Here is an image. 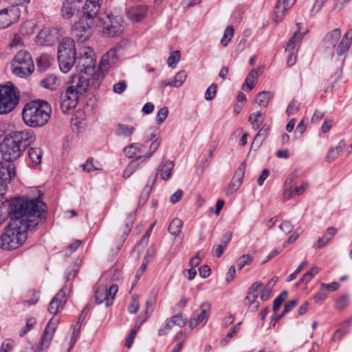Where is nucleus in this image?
<instances>
[{
    "label": "nucleus",
    "mask_w": 352,
    "mask_h": 352,
    "mask_svg": "<svg viewBox=\"0 0 352 352\" xmlns=\"http://www.w3.org/2000/svg\"><path fill=\"white\" fill-rule=\"evenodd\" d=\"M76 47L74 41L69 37L63 38L58 44V56H76Z\"/></svg>",
    "instance_id": "14"
},
{
    "label": "nucleus",
    "mask_w": 352,
    "mask_h": 352,
    "mask_svg": "<svg viewBox=\"0 0 352 352\" xmlns=\"http://www.w3.org/2000/svg\"><path fill=\"white\" fill-rule=\"evenodd\" d=\"M89 87L88 78L82 76H76L72 78V85L68 88H72L73 91L80 96L87 91Z\"/></svg>",
    "instance_id": "15"
},
{
    "label": "nucleus",
    "mask_w": 352,
    "mask_h": 352,
    "mask_svg": "<svg viewBox=\"0 0 352 352\" xmlns=\"http://www.w3.org/2000/svg\"><path fill=\"white\" fill-rule=\"evenodd\" d=\"M174 167L173 161L167 160L162 163L157 169V173H160V177L163 180H168L172 175V170Z\"/></svg>",
    "instance_id": "27"
},
{
    "label": "nucleus",
    "mask_w": 352,
    "mask_h": 352,
    "mask_svg": "<svg viewBox=\"0 0 352 352\" xmlns=\"http://www.w3.org/2000/svg\"><path fill=\"white\" fill-rule=\"evenodd\" d=\"M298 299H294L287 302L284 306V311L283 314L277 318V320H279L285 314L291 311L298 304Z\"/></svg>",
    "instance_id": "56"
},
{
    "label": "nucleus",
    "mask_w": 352,
    "mask_h": 352,
    "mask_svg": "<svg viewBox=\"0 0 352 352\" xmlns=\"http://www.w3.org/2000/svg\"><path fill=\"white\" fill-rule=\"evenodd\" d=\"M118 292V286L111 285L108 289L106 286H96L95 287V300L98 304L105 302L106 307H109L112 304L116 294Z\"/></svg>",
    "instance_id": "8"
},
{
    "label": "nucleus",
    "mask_w": 352,
    "mask_h": 352,
    "mask_svg": "<svg viewBox=\"0 0 352 352\" xmlns=\"http://www.w3.org/2000/svg\"><path fill=\"white\" fill-rule=\"evenodd\" d=\"M279 228L285 234H288L293 230L294 226L289 221L285 220L279 226Z\"/></svg>",
    "instance_id": "59"
},
{
    "label": "nucleus",
    "mask_w": 352,
    "mask_h": 352,
    "mask_svg": "<svg viewBox=\"0 0 352 352\" xmlns=\"http://www.w3.org/2000/svg\"><path fill=\"white\" fill-rule=\"evenodd\" d=\"M340 37L341 31L339 28H336L328 32L323 40L324 47L327 50H333Z\"/></svg>",
    "instance_id": "19"
},
{
    "label": "nucleus",
    "mask_w": 352,
    "mask_h": 352,
    "mask_svg": "<svg viewBox=\"0 0 352 352\" xmlns=\"http://www.w3.org/2000/svg\"><path fill=\"white\" fill-rule=\"evenodd\" d=\"M102 0H85L82 7V13L85 17L89 19H94L100 11Z\"/></svg>",
    "instance_id": "16"
},
{
    "label": "nucleus",
    "mask_w": 352,
    "mask_h": 352,
    "mask_svg": "<svg viewBox=\"0 0 352 352\" xmlns=\"http://www.w3.org/2000/svg\"><path fill=\"white\" fill-rule=\"evenodd\" d=\"M348 305V298L346 296H341L336 302V308L340 311L344 309Z\"/></svg>",
    "instance_id": "63"
},
{
    "label": "nucleus",
    "mask_w": 352,
    "mask_h": 352,
    "mask_svg": "<svg viewBox=\"0 0 352 352\" xmlns=\"http://www.w3.org/2000/svg\"><path fill=\"white\" fill-rule=\"evenodd\" d=\"M168 113V109L167 107H164L161 108L159 110L157 117H156L157 122L159 124L163 122L167 118Z\"/></svg>",
    "instance_id": "58"
},
{
    "label": "nucleus",
    "mask_w": 352,
    "mask_h": 352,
    "mask_svg": "<svg viewBox=\"0 0 352 352\" xmlns=\"http://www.w3.org/2000/svg\"><path fill=\"white\" fill-rule=\"evenodd\" d=\"M200 309L201 310V315L205 318L206 320L208 318V313L211 309V305L208 302H204L200 305Z\"/></svg>",
    "instance_id": "62"
},
{
    "label": "nucleus",
    "mask_w": 352,
    "mask_h": 352,
    "mask_svg": "<svg viewBox=\"0 0 352 352\" xmlns=\"http://www.w3.org/2000/svg\"><path fill=\"white\" fill-rule=\"evenodd\" d=\"M274 94L270 91H263L259 92L256 98V102L261 107H266L270 100L273 98Z\"/></svg>",
    "instance_id": "31"
},
{
    "label": "nucleus",
    "mask_w": 352,
    "mask_h": 352,
    "mask_svg": "<svg viewBox=\"0 0 352 352\" xmlns=\"http://www.w3.org/2000/svg\"><path fill=\"white\" fill-rule=\"evenodd\" d=\"M249 121L252 124L253 129H258L260 124L263 122L262 113L258 112L256 113L251 114L249 117Z\"/></svg>",
    "instance_id": "43"
},
{
    "label": "nucleus",
    "mask_w": 352,
    "mask_h": 352,
    "mask_svg": "<svg viewBox=\"0 0 352 352\" xmlns=\"http://www.w3.org/2000/svg\"><path fill=\"white\" fill-rule=\"evenodd\" d=\"M79 96L72 88H67L60 96V106L64 113H69L78 104Z\"/></svg>",
    "instance_id": "12"
},
{
    "label": "nucleus",
    "mask_w": 352,
    "mask_h": 352,
    "mask_svg": "<svg viewBox=\"0 0 352 352\" xmlns=\"http://www.w3.org/2000/svg\"><path fill=\"white\" fill-rule=\"evenodd\" d=\"M253 261V257L250 254H243L236 261V263L239 270H241L246 265H250Z\"/></svg>",
    "instance_id": "48"
},
{
    "label": "nucleus",
    "mask_w": 352,
    "mask_h": 352,
    "mask_svg": "<svg viewBox=\"0 0 352 352\" xmlns=\"http://www.w3.org/2000/svg\"><path fill=\"white\" fill-rule=\"evenodd\" d=\"M20 92L12 82L0 85V115L10 113L19 102Z\"/></svg>",
    "instance_id": "4"
},
{
    "label": "nucleus",
    "mask_w": 352,
    "mask_h": 352,
    "mask_svg": "<svg viewBox=\"0 0 352 352\" xmlns=\"http://www.w3.org/2000/svg\"><path fill=\"white\" fill-rule=\"evenodd\" d=\"M67 288H62L59 292L52 299L48 311L52 314H56L60 307L63 305L67 300Z\"/></svg>",
    "instance_id": "17"
},
{
    "label": "nucleus",
    "mask_w": 352,
    "mask_h": 352,
    "mask_svg": "<svg viewBox=\"0 0 352 352\" xmlns=\"http://www.w3.org/2000/svg\"><path fill=\"white\" fill-rule=\"evenodd\" d=\"M299 110V104L297 103L296 100L292 101L286 110V113L287 116L294 115Z\"/></svg>",
    "instance_id": "61"
},
{
    "label": "nucleus",
    "mask_w": 352,
    "mask_h": 352,
    "mask_svg": "<svg viewBox=\"0 0 352 352\" xmlns=\"http://www.w3.org/2000/svg\"><path fill=\"white\" fill-rule=\"evenodd\" d=\"M34 140V132L30 129L8 133L0 144L3 158L7 162L16 160Z\"/></svg>",
    "instance_id": "2"
},
{
    "label": "nucleus",
    "mask_w": 352,
    "mask_h": 352,
    "mask_svg": "<svg viewBox=\"0 0 352 352\" xmlns=\"http://www.w3.org/2000/svg\"><path fill=\"white\" fill-rule=\"evenodd\" d=\"M301 40V35L298 33H294L293 36L289 41L285 47V50L288 51L289 54V57L287 60V64L289 66H292L296 63V54L298 52V49L296 47L298 46V44Z\"/></svg>",
    "instance_id": "13"
},
{
    "label": "nucleus",
    "mask_w": 352,
    "mask_h": 352,
    "mask_svg": "<svg viewBox=\"0 0 352 352\" xmlns=\"http://www.w3.org/2000/svg\"><path fill=\"white\" fill-rule=\"evenodd\" d=\"M143 144L139 143H133L124 148V153L128 157L132 158L135 156L141 154V149Z\"/></svg>",
    "instance_id": "34"
},
{
    "label": "nucleus",
    "mask_w": 352,
    "mask_h": 352,
    "mask_svg": "<svg viewBox=\"0 0 352 352\" xmlns=\"http://www.w3.org/2000/svg\"><path fill=\"white\" fill-rule=\"evenodd\" d=\"M270 131V126L265 124L257 133L251 145V149L258 150L263 141L267 138Z\"/></svg>",
    "instance_id": "23"
},
{
    "label": "nucleus",
    "mask_w": 352,
    "mask_h": 352,
    "mask_svg": "<svg viewBox=\"0 0 352 352\" xmlns=\"http://www.w3.org/2000/svg\"><path fill=\"white\" fill-rule=\"evenodd\" d=\"M245 169H246V162H243L240 164V166H239L237 170H236L232 179L242 184L243 179L244 177V175H245Z\"/></svg>",
    "instance_id": "45"
},
{
    "label": "nucleus",
    "mask_w": 352,
    "mask_h": 352,
    "mask_svg": "<svg viewBox=\"0 0 352 352\" xmlns=\"http://www.w3.org/2000/svg\"><path fill=\"white\" fill-rule=\"evenodd\" d=\"M12 24L11 20L5 9L0 10V29H5Z\"/></svg>",
    "instance_id": "46"
},
{
    "label": "nucleus",
    "mask_w": 352,
    "mask_h": 352,
    "mask_svg": "<svg viewBox=\"0 0 352 352\" xmlns=\"http://www.w3.org/2000/svg\"><path fill=\"white\" fill-rule=\"evenodd\" d=\"M82 0H65L60 10V14L65 19H69L74 14L77 3Z\"/></svg>",
    "instance_id": "20"
},
{
    "label": "nucleus",
    "mask_w": 352,
    "mask_h": 352,
    "mask_svg": "<svg viewBox=\"0 0 352 352\" xmlns=\"http://www.w3.org/2000/svg\"><path fill=\"white\" fill-rule=\"evenodd\" d=\"M352 41V30H348L342 38L340 40L338 47L336 49V53L338 56H343L349 50L351 46Z\"/></svg>",
    "instance_id": "22"
},
{
    "label": "nucleus",
    "mask_w": 352,
    "mask_h": 352,
    "mask_svg": "<svg viewBox=\"0 0 352 352\" xmlns=\"http://www.w3.org/2000/svg\"><path fill=\"white\" fill-rule=\"evenodd\" d=\"M217 85L212 84L206 91L204 98L206 100H212L217 94Z\"/></svg>",
    "instance_id": "54"
},
{
    "label": "nucleus",
    "mask_w": 352,
    "mask_h": 352,
    "mask_svg": "<svg viewBox=\"0 0 352 352\" xmlns=\"http://www.w3.org/2000/svg\"><path fill=\"white\" fill-rule=\"evenodd\" d=\"M206 322L207 320L200 314L195 313L189 322V326L192 329L199 324L204 325Z\"/></svg>",
    "instance_id": "44"
},
{
    "label": "nucleus",
    "mask_w": 352,
    "mask_h": 352,
    "mask_svg": "<svg viewBox=\"0 0 352 352\" xmlns=\"http://www.w3.org/2000/svg\"><path fill=\"white\" fill-rule=\"evenodd\" d=\"M100 25L102 27L104 34L109 36H116L124 30V22L121 17L103 14L100 16Z\"/></svg>",
    "instance_id": "6"
},
{
    "label": "nucleus",
    "mask_w": 352,
    "mask_h": 352,
    "mask_svg": "<svg viewBox=\"0 0 352 352\" xmlns=\"http://www.w3.org/2000/svg\"><path fill=\"white\" fill-rule=\"evenodd\" d=\"M45 204L38 199L16 198L10 205L12 222L6 227L0 236V247L6 250H14L27 239V231L34 229L44 217Z\"/></svg>",
    "instance_id": "1"
},
{
    "label": "nucleus",
    "mask_w": 352,
    "mask_h": 352,
    "mask_svg": "<svg viewBox=\"0 0 352 352\" xmlns=\"http://www.w3.org/2000/svg\"><path fill=\"white\" fill-rule=\"evenodd\" d=\"M187 78V74L184 70H182L176 74L174 79L170 82L171 87H181Z\"/></svg>",
    "instance_id": "39"
},
{
    "label": "nucleus",
    "mask_w": 352,
    "mask_h": 352,
    "mask_svg": "<svg viewBox=\"0 0 352 352\" xmlns=\"http://www.w3.org/2000/svg\"><path fill=\"white\" fill-rule=\"evenodd\" d=\"M327 297V292L321 287L319 292L314 296V301L316 303H322Z\"/></svg>",
    "instance_id": "64"
},
{
    "label": "nucleus",
    "mask_w": 352,
    "mask_h": 352,
    "mask_svg": "<svg viewBox=\"0 0 352 352\" xmlns=\"http://www.w3.org/2000/svg\"><path fill=\"white\" fill-rule=\"evenodd\" d=\"M96 65V59L93 50L89 47H82L80 56L76 58L77 69L85 74H90L94 71Z\"/></svg>",
    "instance_id": "7"
},
{
    "label": "nucleus",
    "mask_w": 352,
    "mask_h": 352,
    "mask_svg": "<svg viewBox=\"0 0 352 352\" xmlns=\"http://www.w3.org/2000/svg\"><path fill=\"white\" fill-rule=\"evenodd\" d=\"M148 10V6L145 4L133 5L126 10V18L132 23H141L147 16Z\"/></svg>",
    "instance_id": "10"
},
{
    "label": "nucleus",
    "mask_w": 352,
    "mask_h": 352,
    "mask_svg": "<svg viewBox=\"0 0 352 352\" xmlns=\"http://www.w3.org/2000/svg\"><path fill=\"white\" fill-rule=\"evenodd\" d=\"M241 185V183L232 179L226 189V194L227 195L234 194L240 188Z\"/></svg>",
    "instance_id": "55"
},
{
    "label": "nucleus",
    "mask_w": 352,
    "mask_h": 352,
    "mask_svg": "<svg viewBox=\"0 0 352 352\" xmlns=\"http://www.w3.org/2000/svg\"><path fill=\"white\" fill-rule=\"evenodd\" d=\"M36 324V320L34 318L27 319L25 328L20 333V336H24L30 330L32 329Z\"/></svg>",
    "instance_id": "60"
},
{
    "label": "nucleus",
    "mask_w": 352,
    "mask_h": 352,
    "mask_svg": "<svg viewBox=\"0 0 352 352\" xmlns=\"http://www.w3.org/2000/svg\"><path fill=\"white\" fill-rule=\"evenodd\" d=\"M337 230L335 228H329L324 235L318 240L317 247L321 248L326 245L333 238Z\"/></svg>",
    "instance_id": "29"
},
{
    "label": "nucleus",
    "mask_w": 352,
    "mask_h": 352,
    "mask_svg": "<svg viewBox=\"0 0 352 352\" xmlns=\"http://www.w3.org/2000/svg\"><path fill=\"white\" fill-rule=\"evenodd\" d=\"M58 324V319L52 318L45 327L38 342V351H46L52 340L54 334Z\"/></svg>",
    "instance_id": "9"
},
{
    "label": "nucleus",
    "mask_w": 352,
    "mask_h": 352,
    "mask_svg": "<svg viewBox=\"0 0 352 352\" xmlns=\"http://www.w3.org/2000/svg\"><path fill=\"white\" fill-rule=\"evenodd\" d=\"M118 59V57L116 50L115 49H111L102 56L100 63V68L102 70H107L110 68L112 65L115 64Z\"/></svg>",
    "instance_id": "21"
},
{
    "label": "nucleus",
    "mask_w": 352,
    "mask_h": 352,
    "mask_svg": "<svg viewBox=\"0 0 352 352\" xmlns=\"http://www.w3.org/2000/svg\"><path fill=\"white\" fill-rule=\"evenodd\" d=\"M234 35V28L232 25L228 26L225 31L223 36V38H221V43L223 46L226 47L228 45V43L232 40V38Z\"/></svg>",
    "instance_id": "42"
},
{
    "label": "nucleus",
    "mask_w": 352,
    "mask_h": 352,
    "mask_svg": "<svg viewBox=\"0 0 352 352\" xmlns=\"http://www.w3.org/2000/svg\"><path fill=\"white\" fill-rule=\"evenodd\" d=\"M19 6L15 3H11L10 6L4 8L7 12L12 24L16 23L19 20L21 16V10L19 8Z\"/></svg>",
    "instance_id": "33"
},
{
    "label": "nucleus",
    "mask_w": 352,
    "mask_h": 352,
    "mask_svg": "<svg viewBox=\"0 0 352 352\" xmlns=\"http://www.w3.org/2000/svg\"><path fill=\"white\" fill-rule=\"evenodd\" d=\"M51 111V107L46 101H31L25 104L22 118L25 124L30 127L43 126L48 122Z\"/></svg>",
    "instance_id": "3"
},
{
    "label": "nucleus",
    "mask_w": 352,
    "mask_h": 352,
    "mask_svg": "<svg viewBox=\"0 0 352 352\" xmlns=\"http://www.w3.org/2000/svg\"><path fill=\"white\" fill-rule=\"evenodd\" d=\"M161 144V139L159 138H155L150 145L149 151L144 156H139L137 157V160H145L146 159L150 158L152 155L158 149L160 145Z\"/></svg>",
    "instance_id": "38"
},
{
    "label": "nucleus",
    "mask_w": 352,
    "mask_h": 352,
    "mask_svg": "<svg viewBox=\"0 0 352 352\" xmlns=\"http://www.w3.org/2000/svg\"><path fill=\"white\" fill-rule=\"evenodd\" d=\"M345 146V142L344 140H341L339 142L338 146L335 148H331L329 151L327 157L326 161L329 162L332 160H335L337 155L342 151V149Z\"/></svg>",
    "instance_id": "35"
},
{
    "label": "nucleus",
    "mask_w": 352,
    "mask_h": 352,
    "mask_svg": "<svg viewBox=\"0 0 352 352\" xmlns=\"http://www.w3.org/2000/svg\"><path fill=\"white\" fill-rule=\"evenodd\" d=\"M16 170L14 164H4L0 162V196L5 194L8 184L15 177Z\"/></svg>",
    "instance_id": "11"
},
{
    "label": "nucleus",
    "mask_w": 352,
    "mask_h": 352,
    "mask_svg": "<svg viewBox=\"0 0 352 352\" xmlns=\"http://www.w3.org/2000/svg\"><path fill=\"white\" fill-rule=\"evenodd\" d=\"M258 76L259 74L258 69H251L245 78V83L243 85V89L245 91H250L254 88Z\"/></svg>",
    "instance_id": "28"
},
{
    "label": "nucleus",
    "mask_w": 352,
    "mask_h": 352,
    "mask_svg": "<svg viewBox=\"0 0 352 352\" xmlns=\"http://www.w3.org/2000/svg\"><path fill=\"white\" fill-rule=\"evenodd\" d=\"M288 293L286 290L283 291L274 300L273 303V310L274 311H277L280 307L283 301L286 300L287 298Z\"/></svg>",
    "instance_id": "47"
},
{
    "label": "nucleus",
    "mask_w": 352,
    "mask_h": 352,
    "mask_svg": "<svg viewBox=\"0 0 352 352\" xmlns=\"http://www.w3.org/2000/svg\"><path fill=\"white\" fill-rule=\"evenodd\" d=\"M170 320L171 323H173L174 325L182 327L186 324L187 318L184 317L182 314H179L171 317L170 318Z\"/></svg>",
    "instance_id": "51"
},
{
    "label": "nucleus",
    "mask_w": 352,
    "mask_h": 352,
    "mask_svg": "<svg viewBox=\"0 0 352 352\" xmlns=\"http://www.w3.org/2000/svg\"><path fill=\"white\" fill-rule=\"evenodd\" d=\"M318 272L319 268L313 267L310 271L307 272L303 275V276L300 279L298 284L304 283L307 284Z\"/></svg>",
    "instance_id": "49"
},
{
    "label": "nucleus",
    "mask_w": 352,
    "mask_h": 352,
    "mask_svg": "<svg viewBox=\"0 0 352 352\" xmlns=\"http://www.w3.org/2000/svg\"><path fill=\"white\" fill-rule=\"evenodd\" d=\"M126 82L124 80H121L113 85V91L116 94H121L126 90Z\"/></svg>",
    "instance_id": "57"
},
{
    "label": "nucleus",
    "mask_w": 352,
    "mask_h": 352,
    "mask_svg": "<svg viewBox=\"0 0 352 352\" xmlns=\"http://www.w3.org/2000/svg\"><path fill=\"white\" fill-rule=\"evenodd\" d=\"M258 295L257 294H255L254 292H248V294L247 296L245 297V300H247L250 305V309L252 311H256L260 303L257 300Z\"/></svg>",
    "instance_id": "40"
},
{
    "label": "nucleus",
    "mask_w": 352,
    "mask_h": 352,
    "mask_svg": "<svg viewBox=\"0 0 352 352\" xmlns=\"http://www.w3.org/2000/svg\"><path fill=\"white\" fill-rule=\"evenodd\" d=\"M139 163L137 161H131L128 166L125 168L122 176L124 178H129L132 175L138 168Z\"/></svg>",
    "instance_id": "41"
},
{
    "label": "nucleus",
    "mask_w": 352,
    "mask_h": 352,
    "mask_svg": "<svg viewBox=\"0 0 352 352\" xmlns=\"http://www.w3.org/2000/svg\"><path fill=\"white\" fill-rule=\"evenodd\" d=\"M296 0H278L274 8L276 22L280 21L283 18L285 12L295 3Z\"/></svg>",
    "instance_id": "18"
},
{
    "label": "nucleus",
    "mask_w": 352,
    "mask_h": 352,
    "mask_svg": "<svg viewBox=\"0 0 352 352\" xmlns=\"http://www.w3.org/2000/svg\"><path fill=\"white\" fill-rule=\"evenodd\" d=\"M41 85L44 88L54 90L59 85V80L54 74L48 75L45 78L41 81Z\"/></svg>",
    "instance_id": "32"
},
{
    "label": "nucleus",
    "mask_w": 352,
    "mask_h": 352,
    "mask_svg": "<svg viewBox=\"0 0 352 352\" xmlns=\"http://www.w3.org/2000/svg\"><path fill=\"white\" fill-rule=\"evenodd\" d=\"M182 226L183 222L179 219L175 218L170 223L168 230L172 235L177 236L180 233Z\"/></svg>",
    "instance_id": "37"
},
{
    "label": "nucleus",
    "mask_w": 352,
    "mask_h": 352,
    "mask_svg": "<svg viewBox=\"0 0 352 352\" xmlns=\"http://www.w3.org/2000/svg\"><path fill=\"white\" fill-rule=\"evenodd\" d=\"M54 41V36L49 28L41 30L36 38V42L40 45H50Z\"/></svg>",
    "instance_id": "24"
},
{
    "label": "nucleus",
    "mask_w": 352,
    "mask_h": 352,
    "mask_svg": "<svg viewBox=\"0 0 352 352\" xmlns=\"http://www.w3.org/2000/svg\"><path fill=\"white\" fill-rule=\"evenodd\" d=\"M80 329H81V324L80 322H77L74 326L73 332H72V337H71L70 346H69V351L75 344V343H76V340L78 339L79 333L80 331Z\"/></svg>",
    "instance_id": "52"
},
{
    "label": "nucleus",
    "mask_w": 352,
    "mask_h": 352,
    "mask_svg": "<svg viewBox=\"0 0 352 352\" xmlns=\"http://www.w3.org/2000/svg\"><path fill=\"white\" fill-rule=\"evenodd\" d=\"M180 60V52L179 50L174 51L168 58L167 64L170 67H175Z\"/></svg>",
    "instance_id": "50"
},
{
    "label": "nucleus",
    "mask_w": 352,
    "mask_h": 352,
    "mask_svg": "<svg viewBox=\"0 0 352 352\" xmlns=\"http://www.w3.org/2000/svg\"><path fill=\"white\" fill-rule=\"evenodd\" d=\"M134 130L135 129L133 126L124 124H118L117 125L115 134L119 137L128 138L133 134Z\"/></svg>",
    "instance_id": "30"
},
{
    "label": "nucleus",
    "mask_w": 352,
    "mask_h": 352,
    "mask_svg": "<svg viewBox=\"0 0 352 352\" xmlns=\"http://www.w3.org/2000/svg\"><path fill=\"white\" fill-rule=\"evenodd\" d=\"M34 69L30 54L26 51H19L11 62L12 73L20 78H27L31 75Z\"/></svg>",
    "instance_id": "5"
},
{
    "label": "nucleus",
    "mask_w": 352,
    "mask_h": 352,
    "mask_svg": "<svg viewBox=\"0 0 352 352\" xmlns=\"http://www.w3.org/2000/svg\"><path fill=\"white\" fill-rule=\"evenodd\" d=\"M309 187V183L305 182L299 186L296 187L292 192L289 194V197H292L294 195H300L303 194Z\"/></svg>",
    "instance_id": "53"
},
{
    "label": "nucleus",
    "mask_w": 352,
    "mask_h": 352,
    "mask_svg": "<svg viewBox=\"0 0 352 352\" xmlns=\"http://www.w3.org/2000/svg\"><path fill=\"white\" fill-rule=\"evenodd\" d=\"M28 155L32 163L37 165L41 164L43 152L39 148H30L28 150Z\"/></svg>",
    "instance_id": "36"
},
{
    "label": "nucleus",
    "mask_w": 352,
    "mask_h": 352,
    "mask_svg": "<svg viewBox=\"0 0 352 352\" xmlns=\"http://www.w3.org/2000/svg\"><path fill=\"white\" fill-rule=\"evenodd\" d=\"M60 69L63 73H67L76 64V56H57Z\"/></svg>",
    "instance_id": "25"
},
{
    "label": "nucleus",
    "mask_w": 352,
    "mask_h": 352,
    "mask_svg": "<svg viewBox=\"0 0 352 352\" xmlns=\"http://www.w3.org/2000/svg\"><path fill=\"white\" fill-rule=\"evenodd\" d=\"M74 35L82 41L87 40L90 35V28L81 22L76 23L72 28Z\"/></svg>",
    "instance_id": "26"
}]
</instances>
